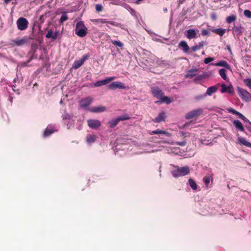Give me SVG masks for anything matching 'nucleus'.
<instances>
[{
  "label": "nucleus",
  "instance_id": "28",
  "mask_svg": "<svg viewBox=\"0 0 251 251\" xmlns=\"http://www.w3.org/2000/svg\"><path fill=\"white\" fill-rule=\"evenodd\" d=\"M172 102V100H171L170 98L167 96H165L163 95L161 98L160 99V100L156 101L155 102L156 103L164 102L166 104H170Z\"/></svg>",
  "mask_w": 251,
  "mask_h": 251
},
{
  "label": "nucleus",
  "instance_id": "53",
  "mask_svg": "<svg viewBox=\"0 0 251 251\" xmlns=\"http://www.w3.org/2000/svg\"><path fill=\"white\" fill-rule=\"evenodd\" d=\"M143 147H144L145 149H150V148L151 147V146H150V144H145V145L143 146Z\"/></svg>",
  "mask_w": 251,
  "mask_h": 251
},
{
  "label": "nucleus",
  "instance_id": "45",
  "mask_svg": "<svg viewBox=\"0 0 251 251\" xmlns=\"http://www.w3.org/2000/svg\"><path fill=\"white\" fill-rule=\"evenodd\" d=\"M244 15L248 18H251V11L249 10H245L244 11Z\"/></svg>",
  "mask_w": 251,
  "mask_h": 251
},
{
  "label": "nucleus",
  "instance_id": "33",
  "mask_svg": "<svg viewBox=\"0 0 251 251\" xmlns=\"http://www.w3.org/2000/svg\"><path fill=\"white\" fill-rule=\"evenodd\" d=\"M188 183L193 190H196L197 189V184L193 179L189 178L188 179Z\"/></svg>",
  "mask_w": 251,
  "mask_h": 251
},
{
  "label": "nucleus",
  "instance_id": "58",
  "mask_svg": "<svg viewBox=\"0 0 251 251\" xmlns=\"http://www.w3.org/2000/svg\"><path fill=\"white\" fill-rule=\"evenodd\" d=\"M121 149L120 147H119L118 146H115V150L116 151H118V150H120Z\"/></svg>",
  "mask_w": 251,
  "mask_h": 251
},
{
  "label": "nucleus",
  "instance_id": "63",
  "mask_svg": "<svg viewBox=\"0 0 251 251\" xmlns=\"http://www.w3.org/2000/svg\"><path fill=\"white\" fill-rule=\"evenodd\" d=\"M164 10V11H167V8H166V9H165Z\"/></svg>",
  "mask_w": 251,
  "mask_h": 251
},
{
  "label": "nucleus",
  "instance_id": "48",
  "mask_svg": "<svg viewBox=\"0 0 251 251\" xmlns=\"http://www.w3.org/2000/svg\"><path fill=\"white\" fill-rule=\"evenodd\" d=\"M206 97V95L204 94L199 95L196 97V99L197 100H200L204 99Z\"/></svg>",
  "mask_w": 251,
  "mask_h": 251
},
{
  "label": "nucleus",
  "instance_id": "4",
  "mask_svg": "<svg viewBox=\"0 0 251 251\" xmlns=\"http://www.w3.org/2000/svg\"><path fill=\"white\" fill-rule=\"evenodd\" d=\"M91 21L93 23L96 25H99L100 24H108L117 27L120 26L121 25V24L119 23L114 21H109L106 19H92Z\"/></svg>",
  "mask_w": 251,
  "mask_h": 251
},
{
  "label": "nucleus",
  "instance_id": "40",
  "mask_svg": "<svg viewBox=\"0 0 251 251\" xmlns=\"http://www.w3.org/2000/svg\"><path fill=\"white\" fill-rule=\"evenodd\" d=\"M112 43L115 46L122 48L124 47V44L120 41L112 40L111 41Z\"/></svg>",
  "mask_w": 251,
  "mask_h": 251
},
{
  "label": "nucleus",
  "instance_id": "43",
  "mask_svg": "<svg viewBox=\"0 0 251 251\" xmlns=\"http://www.w3.org/2000/svg\"><path fill=\"white\" fill-rule=\"evenodd\" d=\"M95 9L97 12H99L102 10L103 6H102V5L101 4H100V3L97 4L95 5Z\"/></svg>",
  "mask_w": 251,
  "mask_h": 251
},
{
  "label": "nucleus",
  "instance_id": "64",
  "mask_svg": "<svg viewBox=\"0 0 251 251\" xmlns=\"http://www.w3.org/2000/svg\"><path fill=\"white\" fill-rule=\"evenodd\" d=\"M60 103H62V100H61V101H60Z\"/></svg>",
  "mask_w": 251,
  "mask_h": 251
},
{
  "label": "nucleus",
  "instance_id": "21",
  "mask_svg": "<svg viewBox=\"0 0 251 251\" xmlns=\"http://www.w3.org/2000/svg\"><path fill=\"white\" fill-rule=\"evenodd\" d=\"M207 43L206 41H201L200 42L198 45H195L191 48V50L195 52L198 50L202 49L204 46L207 45Z\"/></svg>",
  "mask_w": 251,
  "mask_h": 251
},
{
  "label": "nucleus",
  "instance_id": "36",
  "mask_svg": "<svg viewBox=\"0 0 251 251\" xmlns=\"http://www.w3.org/2000/svg\"><path fill=\"white\" fill-rule=\"evenodd\" d=\"M182 127L185 129H191L192 128L195 127L194 123L192 122H190L185 124Z\"/></svg>",
  "mask_w": 251,
  "mask_h": 251
},
{
  "label": "nucleus",
  "instance_id": "38",
  "mask_svg": "<svg viewBox=\"0 0 251 251\" xmlns=\"http://www.w3.org/2000/svg\"><path fill=\"white\" fill-rule=\"evenodd\" d=\"M219 74L223 79L224 80L226 79L227 76L226 73V70L224 69H221L219 70Z\"/></svg>",
  "mask_w": 251,
  "mask_h": 251
},
{
  "label": "nucleus",
  "instance_id": "12",
  "mask_svg": "<svg viewBox=\"0 0 251 251\" xmlns=\"http://www.w3.org/2000/svg\"><path fill=\"white\" fill-rule=\"evenodd\" d=\"M115 78L114 76L108 77L104 79L99 80L94 83L95 87H100L106 85L110 81L114 80Z\"/></svg>",
  "mask_w": 251,
  "mask_h": 251
},
{
  "label": "nucleus",
  "instance_id": "56",
  "mask_svg": "<svg viewBox=\"0 0 251 251\" xmlns=\"http://www.w3.org/2000/svg\"><path fill=\"white\" fill-rule=\"evenodd\" d=\"M12 0H4V2L5 4H7L11 2Z\"/></svg>",
  "mask_w": 251,
  "mask_h": 251
},
{
  "label": "nucleus",
  "instance_id": "62",
  "mask_svg": "<svg viewBox=\"0 0 251 251\" xmlns=\"http://www.w3.org/2000/svg\"><path fill=\"white\" fill-rule=\"evenodd\" d=\"M248 130L251 132V127H248Z\"/></svg>",
  "mask_w": 251,
  "mask_h": 251
},
{
  "label": "nucleus",
  "instance_id": "39",
  "mask_svg": "<svg viewBox=\"0 0 251 251\" xmlns=\"http://www.w3.org/2000/svg\"><path fill=\"white\" fill-rule=\"evenodd\" d=\"M119 121H125L127 120L130 119V117L128 114H124L123 115L120 116L118 117Z\"/></svg>",
  "mask_w": 251,
  "mask_h": 251
},
{
  "label": "nucleus",
  "instance_id": "32",
  "mask_svg": "<svg viewBox=\"0 0 251 251\" xmlns=\"http://www.w3.org/2000/svg\"><path fill=\"white\" fill-rule=\"evenodd\" d=\"M237 19V16L236 14H232L226 18V22L227 24H230L233 22H234Z\"/></svg>",
  "mask_w": 251,
  "mask_h": 251
},
{
  "label": "nucleus",
  "instance_id": "34",
  "mask_svg": "<svg viewBox=\"0 0 251 251\" xmlns=\"http://www.w3.org/2000/svg\"><path fill=\"white\" fill-rule=\"evenodd\" d=\"M212 31L217 34L221 36H223V35L226 32V29H223V28H215Z\"/></svg>",
  "mask_w": 251,
  "mask_h": 251
},
{
  "label": "nucleus",
  "instance_id": "18",
  "mask_svg": "<svg viewBox=\"0 0 251 251\" xmlns=\"http://www.w3.org/2000/svg\"><path fill=\"white\" fill-rule=\"evenodd\" d=\"M178 47L181 48L185 53H188L190 50L189 47L185 41H180L178 44Z\"/></svg>",
  "mask_w": 251,
  "mask_h": 251
},
{
  "label": "nucleus",
  "instance_id": "5",
  "mask_svg": "<svg viewBox=\"0 0 251 251\" xmlns=\"http://www.w3.org/2000/svg\"><path fill=\"white\" fill-rule=\"evenodd\" d=\"M16 23L18 29L20 30H25L28 27V21L24 17L19 18L17 20Z\"/></svg>",
  "mask_w": 251,
  "mask_h": 251
},
{
  "label": "nucleus",
  "instance_id": "60",
  "mask_svg": "<svg viewBox=\"0 0 251 251\" xmlns=\"http://www.w3.org/2000/svg\"><path fill=\"white\" fill-rule=\"evenodd\" d=\"M12 87H13V91H16V90H15V86L13 85V86H12Z\"/></svg>",
  "mask_w": 251,
  "mask_h": 251
},
{
  "label": "nucleus",
  "instance_id": "41",
  "mask_svg": "<svg viewBox=\"0 0 251 251\" xmlns=\"http://www.w3.org/2000/svg\"><path fill=\"white\" fill-rule=\"evenodd\" d=\"M68 19V17L66 14V13H63L61 16L60 19V23H63L64 22L67 21Z\"/></svg>",
  "mask_w": 251,
  "mask_h": 251
},
{
  "label": "nucleus",
  "instance_id": "50",
  "mask_svg": "<svg viewBox=\"0 0 251 251\" xmlns=\"http://www.w3.org/2000/svg\"><path fill=\"white\" fill-rule=\"evenodd\" d=\"M186 142L185 141L176 142V144L180 146H184L186 145Z\"/></svg>",
  "mask_w": 251,
  "mask_h": 251
},
{
  "label": "nucleus",
  "instance_id": "11",
  "mask_svg": "<svg viewBox=\"0 0 251 251\" xmlns=\"http://www.w3.org/2000/svg\"><path fill=\"white\" fill-rule=\"evenodd\" d=\"M108 88L111 90H115L116 89L119 88L125 89L126 87L124 84L120 81H114L110 83L108 86Z\"/></svg>",
  "mask_w": 251,
  "mask_h": 251
},
{
  "label": "nucleus",
  "instance_id": "29",
  "mask_svg": "<svg viewBox=\"0 0 251 251\" xmlns=\"http://www.w3.org/2000/svg\"><path fill=\"white\" fill-rule=\"evenodd\" d=\"M227 111L229 113H232L238 116V117L241 119H243V118L246 119V117L242 114L232 108H229L227 109Z\"/></svg>",
  "mask_w": 251,
  "mask_h": 251
},
{
  "label": "nucleus",
  "instance_id": "10",
  "mask_svg": "<svg viewBox=\"0 0 251 251\" xmlns=\"http://www.w3.org/2000/svg\"><path fill=\"white\" fill-rule=\"evenodd\" d=\"M87 123L88 126L94 129L98 128L101 126L100 122L98 120L96 119H90L87 120Z\"/></svg>",
  "mask_w": 251,
  "mask_h": 251
},
{
  "label": "nucleus",
  "instance_id": "47",
  "mask_svg": "<svg viewBox=\"0 0 251 251\" xmlns=\"http://www.w3.org/2000/svg\"><path fill=\"white\" fill-rule=\"evenodd\" d=\"M214 60V58L213 57H207L204 59V63L205 64H208L209 62L212 61Z\"/></svg>",
  "mask_w": 251,
  "mask_h": 251
},
{
  "label": "nucleus",
  "instance_id": "24",
  "mask_svg": "<svg viewBox=\"0 0 251 251\" xmlns=\"http://www.w3.org/2000/svg\"><path fill=\"white\" fill-rule=\"evenodd\" d=\"M26 42L27 39L26 38L16 39L12 40V43L14 45L19 46L23 45Z\"/></svg>",
  "mask_w": 251,
  "mask_h": 251
},
{
  "label": "nucleus",
  "instance_id": "1",
  "mask_svg": "<svg viewBox=\"0 0 251 251\" xmlns=\"http://www.w3.org/2000/svg\"><path fill=\"white\" fill-rule=\"evenodd\" d=\"M171 165L173 167L171 171V173L175 178L185 176L190 173V167L188 166L180 167L172 164Z\"/></svg>",
  "mask_w": 251,
  "mask_h": 251
},
{
  "label": "nucleus",
  "instance_id": "20",
  "mask_svg": "<svg viewBox=\"0 0 251 251\" xmlns=\"http://www.w3.org/2000/svg\"><path fill=\"white\" fill-rule=\"evenodd\" d=\"M218 87L216 86H211L207 88L206 92L205 93V94L206 96H211L213 94L216 93Z\"/></svg>",
  "mask_w": 251,
  "mask_h": 251
},
{
  "label": "nucleus",
  "instance_id": "19",
  "mask_svg": "<svg viewBox=\"0 0 251 251\" xmlns=\"http://www.w3.org/2000/svg\"><path fill=\"white\" fill-rule=\"evenodd\" d=\"M166 117V113L164 112H160L158 116L155 118L153 121L155 123H160L165 120Z\"/></svg>",
  "mask_w": 251,
  "mask_h": 251
},
{
  "label": "nucleus",
  "instance_id": "52",
  "mask_svg": "<svg viewBox=\"0 0 251 251\" xmlns=\"http://www.w3.org/2000/svg\"><path fill=\"white\" fill-rule=\"evenodd\" d=\"M235 31L239 33H241V29L239 27H235Z\"/></svg>",
  "mask_w": 251,
  "mask_h": 251
},
{
  "label": "nucleus",
  "instance_id": "30",
  "mask_svg": "<svg viewBox=\"0 0 251 251\" xmlns=\"http://www.w3.org/2000/svg\"><path fill=\"white\" fill-rule=\"evenodd\" d=\"M106 108L104 106H100L98 107H94L90 109V111L94 113H99L103 112L105 110Z\"/></svg>",
  "mask_w": 251,
  "mask_h": 251
},
{
  "label": "nucleus",
  "instance_id": "46",
  "mask_svg": "<svg viewBox=\"0 0 251 251\" xmlns=\"http://www.w3.org/2000/svg\"><path fill=\"white\" fill-rule=\"evenodd\" d=\"M29 60L27 62H22L18 64V67H23L25 66H27L28 63L29 62Z\"/></svg>",
  "mask_w": 251,
  "mask_h": 251
},
{
  "label": "nucleus",
  "instance_id": "17",
  "mask_svg": "<svg viewBox=\"0 0 251 251\" xmlns=\"http://www.w3.org/2000/svg\"><path fill=\"white\" fill-rule=\"evenodd\" d=\"M98 138L97 136L94 134H88L86 137V142L89 145L93 144Z\"/></svg>",
  "mask_w": 251,
  "mask_h": 251
},
{
  "label": "nucleus",
  "instance_id": "22",
  "mask_svg": "<svg viewBox=\"0 0 251 251\" xmlns=\"http://www.w3.org/2000/svg\"><path fill=\"white\" fill-rule=\"evenodd\" d=\"M167 152L168 154L174 155H180V150L179 148H171L167 150Z\"/></svg>",
  "mask_w": 251,
  "mask_h": 251
},
{
  "label": "nucleus",
  "instance_id": "44",
  "mask_svg": "<svg viewBox=\"0 0 251 251\" xmlns=\"http://www.w3.org/2000/svg\"><path fill=\"white\" fill-rule=\"evenodd\" d=\"M62 117L63 120H70L71 118V115L66 112H64Z\"/></svg>",
  "mask_w": 251,
  "mask_h": 251
},
{
  "label": "nucleus",
  "instance_id": "61",
  "mask_svg": "<svg viewBox=\"0 0 251 251\" xmlns=\"http://www.w3.org/2000/svg\"><path fill=\"white\" fill-rule=\"evenodd\" d=\"M17 80H18V79H17V78H15V79H14V83H16V82H17Z\"/></svg>",
  "mask_w": 251,
  "mask_h": 251
},
{
  "label": "nucleus",
  "instance_id": "37",
  "mask_svg": "<svg viewBox=\"0 0 251 251\" xmlns=\"http://www.w3.org/2000/svg\"><path fill=\"white\" fill-rule=\"evenodd\" d=\"M211 180V178L209 176H206L204 177V178H203V182L204 183V184L206 188H209V184L210 183Z\"/></svg>",
  "mask_w": 251,
  "mask_h": 251
},
{
  "label": "nucleus",
  "instance_id": "8",
  "mask_svg": "<svg viewBox=\"0 0 251 251\" xmlns=\"http://www.w3.org/2000/svg\"><path fill=\"white\" fill-rule=\"evenodd\" d=\"M89 57V54H86L84 55L80 60H75L73 64V68L76 69L79 68Z\"/></svg>",
  "mask_w": 251,
  "mask_h": 251
},
{
  "label": "nucleus",
  "instance_id": "54",
  "mask_svg": "<svg viewBox=\"0 0 251 251\" xmlns=\"http://www.w3.org/2000/svg\"><path fill=\"white\" fill-rule=\"evenodd\" d=\"M244 121L246 122L249 123L250 125H251V122L246 117V119L243 118L242 119Z\"/></svg>",
  "mask_w": 251,
  "mask_h": 251
},
{
  "label": "nucleus",
  "instance_id": "49",
  "mask_svg": "<svg viewBox=\"0 0 251 251\" xmlns=\"http://www.w3.org/2000/svg\"><path fill=\"white\" fill-rule=\"evenodd\" d=\"M126 8H129V10H130V13H131L132 15L134 16V15H136V11H135L133 9H132V8H131V7H130L128 5H127V6H126Z\"/></svg>",
  "mask_w": 251,
  "mask_h": 251
},
{
  "label": "nucleus",
  "instance_id": "55",
  "mask_svg": "<svg viewBox=\"0 0 251 251\" xmlns=\"http://www.w3.org/2000/svg\"><path fill=\"white\" fill-rule=\"evenodd\" d=\"M154 151H154V150L144 151H142V153H150V152H154Z\"/></svg>",
  "mask_w": 251,
  "mask_h": 251
},
{
  "label": "nucleus",
  "instance_id": "2",
  "mask_svg": "<svg viewBox=\"0 0 251 251\" xmlns=\"http://www.w3.org/2000/svg\"><path fill=\"white\" fill-rule=\"evenodd\" d=\"M87 28L85 25L83 21L77 22L75 25V33L80 37L86 36L87 33Z\"/></svg>",
  "mask_w": 251,
  "mask_h": 251
},
{
  "label": "nucleus",
  "instance_id": "15",
  "mask_svg": "<svg viewBox=\"0 0 251 251\" xmlns=\"http://www.w3.org/2000/svg\"><path fill=\"white\" fill-rule=\"evenodd\" d=\"M58 35V31L53 32L52 30H50L46 35V37L48 39H51L52 40H55L57 39Z\"/></svg>",
  "mask_w": 251,
  "mask_h": 251
},
{
  "label": "nucleus",
  "instance_id": "42",
  "mask_svg": "<svg viewBox=\"0 0 251 251\" xmlns=\"http://www.w3.org/2000/svg\"><path fill=\"white\" fill-rule=\"evenodd\" d=\"M245 85L251 89V79L247 78L244 80Z\"/></svg>",
  "mask_w": 251,
  "mask_h": 251
},
{
  "label": "nucleus",
  "instance_id": "9",
  "mask_svg": "<svg viewBox=\"0 0 251 251\" xmlns=\"http://www.w3.org/2000/svg\"><path fill=\"white\" fill-rule=\"evenodd\" d=\"M93 100V98L90 97L83 98L79 101L80 106L81 108L86 109L91 104Z\"/></svg>",
  "mask_w": 251,
  "mask_h": 251
},
{
  "label": "nucleus",
  "instance_id": "23",
  "mask_svg": "<svg viewBox=\"0 0 251 251\" xmlns=\"http://www.w3.org/2000/svg\"><path fill=\"white\" fill-rule=\"evenodd\" d=\"M233 124L236 128L238 129L239 131H244L245 130L243 126L239 120H235L233 122Z\"/></svg>",
  "mask_w": 251,
  "mask_h": 251
},
{
  "label": "nucleus",
  "instance_id": "35",
  "mask_svg": "<svg viewBox=\"0 0 251 251\" xmlns=\"http://www.w3.org/2000/svg\"><path fill=\"white\" fill-rule=\"evenodd\" d=\"M119 120L118 118L112 119L108 122V124L110 125V126L111 128H113L116 126L119 122Z\"/></svg>",
  "mask_w": 251,
  "mask_h": 251
},
{
  "label": "nucleus",
  "instance_id": "57",
  "mask_svg": "<svg viewBox=\"0 0 251 251\" xmlns=\"http://www.w3.org/2000/svg\"><path fill=\"white\" fill-rule=\"evenodd\" d=\"M227 50L229 52V53L232 54V51L230 47L229 46H227Z\"/></svg>",
  "mask_w": 251,
  "mask_h": 251
},
{
  "label": "nucleus",
  "instance_id": "59",
  "mask_svg": "<svg viewBox=\"0 0 251 251\" xmlns=\"http://www.w3.org/2000/svg\"><path fill=\"white\" fill-rule=\"evenodd\" d=\"M180 134L182 135V136H186L185 135L186 133L182 131L180 132Z\"/></svg>",
  "mask_w": 251,
  "mask_h": 251
},
{
  "label": "nucleus",
  "instance_id": "26",
  "mask_svg": "<svg viewBox=\"0 0 251 251\" xmlns=\"http://www.w3.org/2000/svg\"><path fill=\"white\" fill-rule=\"evenodd\" d=\"M151 134H164L168 137L170 136L171 134L169 132L165 131L164 130L157 129L156 130H152L150 133Z\"/></svg>",
  "mask_w": 251,
  "mask_h": 251
},
{
  "label": "nucleus",
  "instance_id": "31",
  "mask_svg": "<svg viewBox=\"0 0 251 251\" xmlns=\"http://www.w3.org/2000/svg\"><path fill=\"white\" fill-rule=\"evenodd\" d=\"M238 140L241 144L251 148V143L248 142L245 138L239 137Z\"/></svg>",
  "mask_w": 251,
  "mask_h": 251
},
{
  "label": "nucleus",
  "instance_id": "27",
  "mask_svg": "<svg viewBox=\"0 0 251 251\" xmlns=\"http://www.w3.org/2000/svg\"><path fill=\"white\" fill-rule=\"evenodd\" d=\"M212 65L216 66H222L225 67L228 70L230 69V65L227 63L226 61L225 60L220 61L219 62L216 63L215 64H212Z\"/></svg>",
  "mask_w": 251,
  "mask_h": 251
},
{
  "label": "nucleus",
  "instance_id": "25",
  "mask_svg": "<svg viewBox=\"0 0 251 251\" xmlns=\"http://www.w3.org/2000/svg\"><path fill=\"white\" fill-rule=\"evenodd\" d=\"M198 71V69L197 68L188 70L185 75V77L186 78H192L196 75Z\"/></svg>",
  "mask_w": 251,
  "mask_h": 251
},
{
  "label": "nucleus",
  "instance_id": "51",
  "mask_svg": "<svg viewBox=\"0 0 251 251\" xmlns=\"http://www.w3.org/2000/svg\"><path fill=\"white\" fill-rule=\"evenodd\" d=\"M209 33L207 29H203L201 31V34L203 36L207 35Z\"/></svg>",
  "mask_w": 251,
  "mask_h": 251
},
{
  "label": "nucleus",
  "instance_id": "3",
  "mask_svg": "<svg viewBox=\"0 0 251 251\" xmlns=\"http://www.w3.org/2000/svg\"><path fill=\"white\" fill-rule=\"evenodd\" d=\"M237 91L243 100L247 102L251 101V94L247 90L238 87L237 88Z\"/></svg>",
  "mask_w": 251,
  "mask_h": 251
},
{
  "label": "nucleus",
  "instance_id": "14",
  "mask_svg": "<svg viewBox=\"0 0 251 251\" xmlns=\"http://www.w3.org/2000/svg\"><path fill=\"white\" fill-rule=\"evenodd\" d=\"M185 35L188 39L195 38L197 35V32L195 29H190L186 30Z\"/></svg>",
  "mask_w": 251,
  "mask_h": 251
},
{
  "label": "nucleus",
  "instance_id": "13",
  "mask_svg": "<svg viewBox=\"0 0 251 251\" xmlns=\"http://www.w3.org/2000/svg\"><path fill=\"white\" fill-rule=\"evenodd\" d=\"M151 93L153 96L158 99H160L164 95L162 91L157 87L151 88Z\"/></svg>",
  "mask_w": 251,
  "mask_h": 251
},
{
  "label": "nucleus",
  "instance_id": "6",
  "mask_svg": "<svg viewBox=\"0 0 251 251\" xmlns=\"http://www.w3.org/2000/svg\"><path fill=\"white\" fill-rule=\"evenodd\" d=\"M202 112L203 109L202 108L194 109L188 112L185 115V118L187 119H190L200 116L202 113Z\"/></svg>",
  "mask_w": 251,
  "mask_h": 251
},
{
  "label": "nucleus",
  "instance_id": "7",
  "mask_svg": "<svg viewBox=\"0 0 251 251\" xmlns=\"http://www.w3.org/2000/svg\"><path fill=\"white\" fill-rule=\"evenodd\" d=\"M58 129L53 125H49L45 129L43 136L44 137H48L55 132L57 131Z\"/></svg>",
  "mask_w": 251,
  "mask_h": 251
},
{
  "label": "nucleus",
  "instance_id": "16",
  "mask_svg": "<svg viewBox=\"0 0 251 251\" xmlns=\"http://www.w3.org/2000/svg\"><path fill=\"white\" fill-rule=\"evenodd\" d=\"M221 87V92L222 93L228 92L229 94H232L233 93V90L231 85L227 86L225 84H222Z\"/></svg>",
  "mask_w": 251,
  "mask_h": 251
}]
</instances>
